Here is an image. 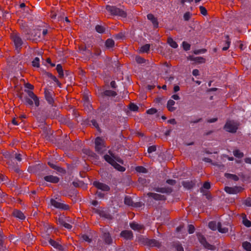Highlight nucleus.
<instances>
[{"mask_svg":"<svg viewBox=\"0 0 251 251\" xmlns=\"http://www.w3.org/2000/svg\"><path fill=\"white\" fill-rule=\"evenodd\" d=\"M27 93L29 98H25V103L30 106L33 105V101L36 107L39 106L40 102L38 98L31 91H27Z\"/></svg>","mask_w":251,"mask_h":251,"instance_id":"f257e3e1","label":"nucleus"},{"mask_svg":"<svg viewBox=\"0 0 251 251\" xmlns=\"http://www.w3.org/2000/svg\"><path fill=\"white\" fill-rule=\"evenodd\" d=\"M106 9L111 15L120 16L123 18L126 17V13L123 10L114 6L107 5Z\"/></svg>","mask_w":251,"mask_h":251,"instance_id":"f03ea898","label":"nucleus"},{"mask_svg":"<svg viewBox=\"0 0 251 251\" xmlns=\"http://www.w3.org/2000/svg\"><path fill=\"white\" fill-rule=\"evenodd\" d=\"M10 37L14 43L16 49L18 50H19L23 44V41L20 34L17 32H13L11 34Z\"/></svg>","mask_w":251,"mask_h":251,"instance_id":"7ed1b4c3","label":"nucleus"},{"mask_svg":"<svg viewBox=\"0 0 251 251\" xmlns=\"http://www.w3.org/2000/svg\"><path fill=\"white\" fill-rule=\"evenodd\" d=\"M104 158L107 162L112 165L116 170L121 172L125 171V168L118 164L114 159L113 156H111L109 155H105L104 156Z\"/></svg>","mask_w":251,"mask_h":251,"instance_id":"20e7f679","label":"nucleus"},{"mask_svg":"<svg viewBox=\"0 0 251 251\" xmlns=\"http://www.w3.org/2000/svg\"><path fill=\"white\" fill-rule=\"evenodd\" d=\"M239 124L234 121H228L225 125L224 128L229 132H235L238 127Z\"/></svg>","mask_w":251,"mask_h":251,"instance_id":"39448f33","label":"nucleus"},{"mask_svg":"<svg viewBox=\"0 0 251 251\" xmlns=\"http://www.w3.org/2000/svg\"><path fill=\"white\" fill-rule=\"evenodd\" d=\"M50 203L52 206L62 210H68L69 209V206L64 203L60 200L51 199L50 200Z\"/></svg>","mask_w":251,"mask_h":251,"instance_id":"423d86ee","label":"nucleus"},{"mask_svg":"<svg viewBox=\"0 0 251 251\" xmlns=\"http://www.w3.org/2000/svg\"><path fill=\"white\" fill-rule=\"evenodd\" d=\"M41 30L35 29L31 30L30 33H27L26 38L32 41H38L41 36Z\"/></svg>","mask_w":251,"mask_h":251,"instance_id":"0eeeda50","label":"nucleus"},{"mask_svg":"<svg viewBox=\"0 0 251 251\" xmlns=\"http://www.w3.org/2000/svg\"><path fill=\"white\" fill-rule=\"evenodd\" d=\"M197 236L199 242L205 248L210 250H214L215 249L214 246L208 243L205 237L202 235L201 234H198Z\"/></svg>","mask_w":251,"mask_h":251,"instance_id":"6e6552de","label":"nucleus"},{"mask_svg":"<svg viewBox=\"0 0 251 251\" xmlns=\"http://www.w3.org/2000/svg\"><path fill=\"white\" fill-rule=\"evenodd\" d=\"M197 236L199 242L205 248L210 250H214L215 249L214 246L208 243L205 237L202 235L201 234H198Z\"/></svg>","mask_w":251,"mask_h":251,"instance_id":"1a4fd4ad","label":"nucleus"},{"mask_svg":"<svg viewBox=\"0 0 251 251\" xmlns=\"http://www.w3.org/2000/svg\"><path fill=\"white\" fill-rule=\"evenodd\" d=\"M225 191L230 194H235L242 191V188L240 187L235 186L233 187L226 186L225 187Z\"/></svg>","mask_w":251,"mask_h":251,"instance_id":"9d476101","label":"nucleus"},{"mask_svg":"<svg viewBox=\"0 0 251 251\" xmlns=\"http://www.w3.org/2000/svg\"><path fill=\"white\" fill-rule=\"evenodd\" d=\"M93 184L98 189L103 191H108L110 189L108 185L98 181L94 182Z\"/></svg>","mask_w":251,"mask_h":251,"instance_id":"9b49d317","label":"nucleus"},{"mask_svg":"<svg viewBox=\"0 0 251 251\" xmlns=\"http://www.w3.org/2000/svg\"><path fill=\"white\" fill-rule=\"evenodd\" d=\"M23 240L25 244L29 245L33 243V242L34 241V236L32 234L29 233L25 235L23 237Z\"/></svg>","mask_w":251,"mask_h":251,"instance_id":"f8f14e48","label":"nucleus"},{"mask_svg":"<svg viewBox=\"0 0 251 251\" xmlns=\"http://www.w3.org/2000/svg\"><path fill=\"white\" fill-rule=\"evenodd\" d=\"M121 236L126 239L130 240L133 237L132 232L130 230H124L121 232Z\"/></svg>","mask_w":251,"mask_h":251,"instance_id":"ddd939ff","label":"nucleus"},{"mask_svg":"<svg viewBox=\"0 0 251 251\" xmlns=\"http://www.w3.org/2000/svg\"><path fill=\"white\" fill-rule=\"evenodd\" d=\"M44 93L46 100L50 104H52L53 102V99L52 97L51 93L47 89L45 90Z\"/></svg>","mask_w":251,"mask_h":251,"instance_id":"4468645a","label":"nucleus"},{"mask_svg":"<svg viewBox=\"0 0 251 251\" xmlns=\"http://www.w3.org/2000/svg\"><path fill=\"white\" fill-rule=\"evenodd\" d=\"M44 179L48 182H50L51 183H57L59 179L57 176H47L44 177Z\"/></svg>","mask_w":251,"mask_h":251,"instance_id":"2eb2a0df","label":"nucleus"},{"mask_svg":"<svg viewBox=\"0 0 251 251\" xmlns=\"http://www.w3.org/2000/svg\"><path fill=\"white\" fill-rule=\"evenodd\" d=\"M147 18L149 20L151 21L154 27H157L158 25V23L157 19L152 14H149L147 15Z\"/></svg>","mask_w":251,"mask_h":251,"instance_id":"dca6fc26","label":"nucleus"},{"mask_svg":"<svg viewBox=\"0 0 251 251\" xmlns=\"http://www.w3.org/2000/svg\"><path fill=\"white\" fill-rule=\"evenodd\" d=\"M130 227L134 230H137L140 231L144 228L143 225L138 224L136 223H131L130 224Z\"/></svg>","mask_w":251,"mask_h":251,"instance_id":"f3484780","label":"nucleus"},{"mask_svg":"<svg viewBox=\"0 0 251 251\" xmlns=\"http://www.w3.org/2000/svg\"><path fill=\"white\" fill-rule=\"evenodd\" d=\"M148 195L151 197L154 200H165V197L163 195H161L160 194L149 193L148 194Z\"/></svg>","mask_w":251,"mask_h":251,"instance_id":"a211bd4d","label":"nucleus"},{"mask_svg":"<svg viewBox=\"0 0 251 251\" xmlns=\"http://www.w3.org/2000/svg\"><path fill=\"white\" fill-rule=\"evenodd\" d=\"M13 215L14 217L21 220H24L25 218L24 214L18 210H15L13 212Z\"/></svg>","mask_w":251,"mask_h":251,"instance_id":"6ab92c4d","label":"nucleus"},{"mask_svg":"<svg viewBox=\"0 0 251 251\" xmlns=\"http://www.w3.org/2000/svg\"><path fill=\"white\" fill-rule=\"evenodd\" d=\"M49 243L54 248L57 249L60 251L63 250L62 246L56 241L50 239L49 241Z\"/></svg>","mask_w":251,"mask_h":251,"instance_id":"aec40b11","label":"nucleus"},{"mask_svg":"<svg viewBox=\"0 0 251 251\" xmlns=\"http://www.w3.org/2000/svg\"><path fill=\"white\" fill-rule=\"evenodd\" d=\"M99 146L103 147L105 146L103 140L100 137H97L95 140V149H99Z\"/></svg>","mask_w":251,"mask_h":251,"instance_id":"412c9836","label":"nucleus"},{"mask_svg":"<svg viewBox=\"0 0 251 251\" xmlns=\"http://www.w3.org/2000/svg\"><path fill=\"white\" fill-rule=\"evenodd\" d=\"M218 230L219 232L226 233L228 232V228L226 226H223L220 223H218Z\"/></svg>","mask_w":251,"mask_h":251,"instance_id":"4be33fe9","label":"nucleus"},{"mask_svg":"<svg viewBox=\"0 0 251 251\" xmlns=\"http://www.w3.org/2000/svg\"><path fill=\"white\" fill-rule=\"evenodd\" d=\"M182 185H183V186L187 188V189H191V188H192L195 184L193 182H192V181H183L182 182Z\"/></svg>","mask_w":251,"mask_h":251,"instance_id":"5701e85b","label":"nucleus"},{"mask_svg":"<svg viewBox=\"0 0 251 251\" xmlns=\"http://www.w3.org/2000/svg\"><path fill=\"white\" fill-rule=\"evenodd\" d=\"M225 176L227 179L233 180L234 181H237L239 179L238 176L234 174L226 173L225 174Z\"/></svg>","mask_w":251,"mask_h":251,"instance_id":"b1692460","label":"nucleus"},{"mask_svg":"<svg viewBox=\"0 0 251 251\" xmlns=\"http://www.w3.org/2000/svg\"><path fill=\"white\" fill-rule=\"evenodd\" d=\"M103 237L105 240V242L107 244H110L112 242V239L110 234L108 232L104 233L103 234Z\"/></svg>","mask_w":251,"mask_h":251,"instance_id":"393cba45","label":"nucleus"},{"mask_svg":"<svg viewBox=\"0 0 251 251\" xmlns=\"http://www.w3.org/2000/svg\"><path fill=\"white\" fill-rule=\"evenodd\" d=\"M242 219H243V224L247 227H251V222L248 220L245 214H242Z\"/></svg>","mask_w":251,"mask_h":251,"instance_id":"a878e982","label":"nucleus"},{"mask_svg":"<svg viewBox=\"0 0 251 251\" xmlns=\"http://www.w3.org/2000/svg\"><path fill=\"white\" fill-rule=\"evenodd\" d=\"M175 102L172 100H168L167 103V108L170 111H173L175 110V108L173 106L175 104Z\"/></svg>","mask_w":251,"mask_h":251,"instance_id":"bb28decb","label":"nucleus"},{"mask_svg":"<svg viewBox=\"0 0 251 251\" xmlns=\"http://www.w3.org/2000/svg\"><path fill=\"white\" fill-rule=\"evenodd\" d=\"M168 43L169 44V45L173 48H176L178 47V45L176 41H175L172 38L169 37L168 38Z\"/></svg>","mask_w":251,"mask_h":251,"instance_id":"cd10ccee","label":"nucleus"},{"mask_svg":"<svg viewBox=\"0 0 251 251\" xmlns=\"http://www.w3.org/2000/svg\"><path fill=\"white\" fill-rule=\"evenodd\" d=\"M105 44L107 48H111L114 46V41L111 39H108L106 40Z\"/></svg>","mask_w":251,"mask_h":251,"instance_id":"c85d7f7f","label":"nucleus"},{"mask_svg":"<svg viewBox=\"0 0 251 251\" xmlns=\"http://www.w3.org/2000/svg\"><path fill=\"white\" fill-rule=\"evenodd\" d=\"M150 48V45L149 44H146L140 48L139 52L141 53L147 52L149 50Z\"/></svg>","mask_w":251,"mask_h":251,"instance_id":"c756f323","label":"nucleus"},{"mask_svg":"<svg viewBox=\"0 0 251 251\" xmlns=\"http://www.w3.org/2000/svg\"><path fill=\"white\" fill-rule=\"evenodd\" d=\"M56 70L60 77H62L64 76L63 68L60 64H58L56 66Z\"/></svg>","mask_w":251,"mask_h":251,"instance_id":"7c9ffc66","label":"nucleus"},{"mask_svg":"<svg viewBox=\"0 0 251 251\" xmlns=\"http://www.w3.org/2000/svg\"><path fill=\"white\" fill-rule=\"evenodd\" d=\"M243 248L247 251H251V244L248 242H244L242 244Z\"/></svg>","mask_w":251,"mask_h":251,"instance_id":"2f4dec72","label":"nucleus"},{"mask_svg":"<svg viewBox=\"0 0 251 251\" xmlns=\"http://www.w3.org/2000/svg\"><path fill=\"white\" fill-rule=\"evenodd\" d=\"M208 226L213 230H216L217 229H218V224L217 225L215 222H210L208 224Z\"/></svg>","mask_w":251,"mask_h":251,"instance_id":"473e14b6","label":"nucleus"},{"mask_svg":"<svg viewBox=\"0 0 251 251\" xmlns=\"http://www.w3.org/2000/svg\"><path fill=\"white\" fill-rule=\"evenodd\" d=\"M234 155L238 158H242L244 156V153L238 150H236L233 151Z\"/></svg>","mask_w":251,"mask_h":251,"instance_id":"72a5a7b5","label":"nucleus"},{"mask_svg":"<svg viewBox=\"0 0 251 251\" xmlns=\"http://www.w3.org/2000/svg\"><path fill=\"white\" fill-rule=\"evenodd\" d=\"M125 203L127 205H132L133 201L130 197L126 196L125 198Z\"/></svg>","mask_w":251,"mask_h":251,"instance_id":"f704fd0d","label":"nucleus"},{"mask_svg":"<svg viewBox=\"0 0 251 251\" xmlns=\"http://www.w3.org/2000/svg\"><path fill=\"white\" fill-rule=\"evenodd\" d=\"M104 94L107 96H115L116 95V93L112 90H106L104 91Z\"/></svg>","mask_w":251,"mask_h":251,"instance_id":"c9c22d12","label":"nucleus"},{"mask_svg":"<svg viewBox=\"0 0 251 251\" xmlns=\"http://www.w3.org/2000/svg\"><path fill=\"white\" fill-rule=\"evenodd\" d=\"M135 170L139 173H146L147 169L142 166H138L135 168Z\"/></svg>","mask_w":251,"mask_h":251,"instance_id":"e433bc0d","label":"nucleus"},{"mask_svg":"<svg viewBox=\"0 0 251 251\" xmlns=\"http://www.w3.org/2000/svg\"><path fill=\"white\" fill-rule=\"evenodd\" d=\"M39 61H40L39 58H38L37 57H35V59L33 60V61L32 62V65L34 67H39L40 66Z\"/></svg>","mask_w":251,"mask_h":251,"instance_id":"4c0bfd02","label":"nucleus"},{"mask_svg":"<svg viewBox=\"0 0 251 251\" xmlns=\"http://www.w3.org/2000/svg\"><path fill=\"white\" fill-rule=\"evenodd\" d=\"M95 28L96 31L100 33H102L104 32V29L103 27L101 25H97L96 26Z\"/></svg>","mask_w":251,"mask_h":251,"instance_id":"58836bf2","label":"nucleus"},{"mask_svg":"<svg viewBox=\"0 0 251 251\" xmlns=\"http://www.w3.org/2000/svg\"><path fill=\"white\" fill-rule=\"evenodd\" d=\"M48 164L50 165V166L51 168H53L54 169L57 170L58 171L61 172L62 171H63L62 168H60L59 167H57L56 165H55V164H53L52 163L48 162Z\"/></svg>","mask_w":251,"mask_h":251,"instance_id":"ea45409f","label":"nucleus"},{"mask_svg":"<svg viewBox=\"0 0 251 251\" xmlns=\"http://www.w3.org/2000/svg\"><path fill=\"white\" fill-rule=\"evenodd\" d=\"M175 248L176 251H184L183 247L178 243H176L175 245Z\"/></svg>","mask_w":251,"mask_h":251,"instance_id":"a19ab883","label":"nucleus"},{"mask_svg":"<svg viewBox=\"0 0 251 251\" xmlns=\"http://www.w3.org/2000/svg\"><path fill=\"white\" fill-rule=\"evenodd\" d=\"M191 15L192 14L189 12H186L183 16L184 19L185 21L189 20L191 17Z\"/></svg>","mask_w":251,"mask_h":251,"instance_id":"79ce46f5","label":"nucleus"},{"mask_svg":"<svg viewBox=\"0 0 251 251\" xmlns=\"http://www.w3.org/2000/svg\"><path fill=\"white\" fill-rule=\"evenodd\" d=\"M129 109L131 111H136L138 109V107L133 103H131L129 105Z\"/></svg>","mask_w":251,"mask_h":251,"instance_id":"37998d69","label":"nucleus"},{"mask_svg":"<svg viewBox=\"0 0 251 251\" xmlns=\"http://www.w3.org/2000/svg\"><path fill=\"white\" fill-rule=\"evenodd\" d=\"M182 46L184 50H190V45L186 42L182 43Z\"/></svg>","mask_w":251,"mask_h":251,"instance_id":"c03bdc74","label":"nucleus"},{"mask_svg":"<svg viewBox=\"0 0 251 251\" xmlns=\"http://www.w3.org/2000/svg\"><path fill=\"white\" fill-rule=\"evenodd\" d=\"M156 147L155 146H151L148 148V151L149 153H151L156 151Z\"/></svg>","mask_w":251,"mask_h":251,"instance_id":"a18cd8bd","label":"nucleus"},{"mask_svg":"<svg viewBox=\"0 0 251 251\" xmlns=\"http://www.w3.org/2000/svg\"><path fill=\"white\" fill-rule=\"evenodd\" d=\"M136 61L139 64L144 63L145 59L140 56H136L135 58Z\"/></svg>","mask_w":251,"mask_h":251,"instance_id":"49530a36","label":"nucleus"},{"mask_svg":"<svg viewBox=\"0 0 251 251\" xmlns=\"http://www.w3.org/2000/svg\"><path fill=\"white\" fill-rule=\"evenodd\" d=\"M13 156L18 161H21L22 160V155L20 153H15L13 154Z\"/></svg>","mask_w":251,"mask_h":251,"instance_id":"de8ad7c7","label":"nucleus"},{"mask_svg":"<svg viewBox=\"0 0 251 251\" xmlns=\"http://www.w3.org/2000/svg\"><path fill=\"white\" fill-rule=\"evenodd\" d=\"M200 9L201 13V14H202L203 15H206V14H207V10H206V9L203 6H201L200 7Z\"/></svg>","mask_w":251,"mask_h":251,"instance_id":"09e8293b","label":"nucleus"},{"mask_svg":"<svg viewBox=\"0 0 251 251\" xmlns=\"http://www.w3.org/2000/svg\"><path fill=\"white\" fill-rule=\"evenodd\" d=\"M157 112L155 108H150L147 111V113L148 114H153Z\"/></svg>","mask_w":251,"mask_h":251,"instance_id":"8fccbe9b","label":"nucleus"},{"mask_svg":"<svg viewBox=\"0 0 251 251\" xmlns=\"http://www.w3.org/2000/svg\"><path fill=\"white\" fill-rule=\"evenodd\" d=\"M195 230V227L194 226L192 225H190L188 226V232L189 233H193L194 232Z\"/></svg>","mask_w":251,"mask_h":251,"instance_id":"3c124183","label":"nucleus"},{"mask_svg":"<svg viewBox=\"0 0 251 251\" xmlns=\"http://www.w3.org/2000/svg\"><path fill=\"white\" fill-rule=\"evenodd\" d=\"M57 223L61 225L64 226V224L66 222L64 221L63 217H59L58 219L57 220Z\"/></svg>","mask_w":251,"mask_h":251,"instance_id":"603ef678","label":"nucleus"},{"mask_svg":"<svg viewBox=\"0 0 251 251\" xmlns=\"http://www.w3.org/2000/svg\"><path fill=\"white\" fill-rule=\"evenodd\" d=\"M96 150L99 153H101L105 150V146L100 147L99 146V149H96Z\"/></svg>","mask_w":251,"mask_h":251,"instance_id":"864d4df0","label":"nucleus"},{"mask_svg":"<svg viewBox=\"0 0 251 251\" xmlns=\"http://www.w3.org/2000/svg\"><path fill=\"white\" fill-rule=\"evenodd\" d=\"M151 245H152V246H159L160 245V244L159 243L155 240H151Z\"/></svg>","mask_w":251,"mask_h":251,"instance_id":"5fc2aeb1","label":"nucleus"},{"mask_svg":"<svg viewBox=\"0 0 251 251\" xmlns=\"http://www.w3.org/2000/svg\"><path fill=\"white\" fill-rule=\"evenodd\" d=\"M226 44L227 45H226V46L224 47L223 48V50H227L229 48V47L230 41H229L228 39H227Z\"/></svg>","mask_w":251,"mask_h":251,"instance_id":"6e6d98bb","label":"nucleus"},{"mask_svg":"<svg viewBox=\"0 0 251 251\" xmlns=\"http://www.w3.org/2000/svg\"><path fill=\"white\" fill-rule=\"evenodd\" d=\"M82 239L83 240L85 241H87V242H90V241H91L90 239L86 235H82Z\"/></svg>","mask_w":251,"mask_h":251,"instance_id":"4d7b16f0","label":"nucleus"},{"mask_svg":"<svg viewBox=\"0 0 251 251\" xmlns=\"http://www.w3.org/2000/svg\"><path fill=\"white\" fill-rule=\"evenodd\" d=\"M203 187L204 188L208 189L210 187V183L208 182H205L203 185Z\"/></svg>","mask_w":251,"mask_h":251,"instance_id":"13d9d810","label":"nucleus"},{"mask_svg":"<svg viewBox=\"0 0 251 251\" xmlns=\"http://www.w3.org/2000/svg\"><path fill=\"white\" fill-rule=\"evenodd\" d=\"M25 87L26 88H28V89H30V90H32L34 88L33 86L32 85H31V84L28 83H26L25 84Z\"/></svg>","mask_w":251,"mask_h":251,"instance_id":"bf43d9fd","label":"nucleus"},{"mask_svg":"<svg viewBox=\"0 0 251 251\" xmlns=\"http://www.w3.org/2000/svg\"><path fill=\"white\" fill-rule=\"evenodd\" d=\"M192 74L194 76H198L199 75V71L198 69H194L192 72Z\"/></svg>","mask_w":251,"mask_h":251,"instance_id":"052dcab7","label":"nucleus"},{"mask_svg":"<svg viewBox=\"0 0 251 251\" xmlns=\"http://www.w3.org/2000/svg\"><path fill=\"white\" fill-rule=\"evenodd\" d=\"M245 203L248 206H251V199H248L246 200Z\"/></svg>","mask_w":251,"mask_h":251,"instance_id":"680f3d73","label":"nucleus"},{"mask_svg":"<svg viewBox=\"0 0 251 251\" xmlns=\"http://www.w3.org/2000/svg\"><path fill=\"white\" fill-rule=\"evenodd\" d=\"M65 228H67V229H70L72 228V226L69 224H68L67 223H65L64 224V226H63Z\"/></svg>","mask_w":251,"mask_h":251,"instance_id":"e2e57ef3","label":"nucleus"},{"mask_svg":"<svg viewBox=\"0 0 251 251\" xmlns=\"http://www.w3.org/2000/svg\"><path fill=\"white\" fill-rule=\"evenodd\" d=\"M91 123H92V125H93V126H95L96 128H99L98 124L95 120H92Z\"/></svg>","mask_w":251,"mask_h":251,"instance_id":"0e129e2a","label":"nucleus"},{"mask_svg":"<svg viewBox=\"0 0 251 251\" xmlns=\"http://www.w3.org/2000/svg\"><path fill=\"white\" fill-rule=\"evenodd\" d=\"M167 183L171 185H174L176 183V181L173 179H168L167 180Z\"/></svg>","mask_w":251,"mask_h":251,"instance_id":"69168bd1","label":"nucleus"},{"mask_svg":"<svg viewBox=\"0 0 251 251\" xmlns=\"http://www.w3.org/2000/svg\"><path fill=\"white\" fill-rule=\"evenodd\" d=\"M7 179V177L4 176V175L0 174V180L1 181H5Z\"/></svg>","mask_w":251,"mask_h":251,"instance_id":"338daca9","label":"nucleus"},{"mask_svg":"<svg viewBox=\"0 0 251 251\" xmlns=\"http://www.w3.org/2000/svg\"><path fill=\"white\" fill-rule=\"evenodd\" d=\"M168 123L171 124L175 125L176 124V122L175 119H172L170 120H169L168 121Z\"/></svg>","mask_w":251,"mask_h":251,"instance_id":"774afa93","label":"nucleus"}]
</instances>
